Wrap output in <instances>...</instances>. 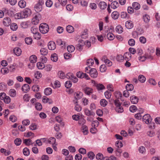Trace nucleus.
I'll list each match as a JSON object with an SVG mask.
<instances>
[{
	"instance_id": "19",
	"label": "nucleus",
	"mask_w": 160,
	"mask_h": 160,
	"mask_svg": "<svg viewBox=\"0 0 160 160\" xmlns=\"http://www.w3.org/2000/svg\"><path fill=\"white\" fill-rule=\"evenodd\" d=\"M123 56L124 59L126 61H129L131 58L132 55L128 52L125 53Z\"/></svg>"
},
{
	"instance_id": "46",
	"label": "nucleus",
	"mask_w": 160,
	"mask_h": 160,
	"mask_svg": "<svg viewBox=\"0 0 160 160\" xmlns=\"http://www.w3.org/2000/svg\"><path fill=\"white\" fill-rule=\"evenodd\" d=\"M0 72L2 74H5L9 72V70L7 68H3L1 69Z\"/></svg>"
},
{
	"instance_id": "12",
	"label": "nucleus",
	"mask_w": 160,
	"mask_h": 160,
	"mask_svg": "<svg viewBox=\"0 0 160 160\" xmlns=\"http://www.w3.org/2000/svg\"><path fill=\"white\" fill-rule=\"evenodd\" d=\"M30 87L28 84H24L22 87V91L24 93H26L29 91Z\"/></svg>"
},
{
	"instance_id": "32",
	"label": "nucleus",
	"mask_w": 160,
	"mask_h": 160,
	"mask_svg": "<svg viewBox=\"0 0 160 160\" xmlns=\"http://www.w3.org/2000/svg\"><path fill=\"white\" fill-rule=\"evenodd\" d=\"M143 19L146 23H148L150 20V17L148 14H145L143 16Z\"/></svg>"
},
{
	"instance_id": "62",
	"label": "nucleus",
	"mask_w": 160,
	"mask_h": 160,
	"mask_svg": "<svg viewBox=\"0 0 160 160\" xmlns=\"http://www.w3.org/2000/svg\"><path fill=\"white\" fill-rule=\"evenodd\" d=\"M78 120V123L81 125H83L86 122L85 120L83 118H80Z\"/></svg>"
},
{
	"instance_id": "40",
	"label": "nucleus",
	"mask_w": 160,
	"mask_h": 160,
	"mask_svg": "<svg viewBox=\"0 0 160 160\" xmlns=\"http://www.w3.org/2000/svg\"><path fill=\"white\" fill-rule=\"evenodd\" d=\"M25 41L27 44L30 45L32 44V40L31 38L28 37L25 38Z\"/></svg>"
},
{
	"instance_id": "2",
	"label": "nucleus",
	"mask_w": 160,
	"mask_h": 160,
	"mask_svg": "<svg viewBox=\"0 0 160 160\" xmlns=\"http://www.w3.org/2000/svg\"><path fill=\"white\" fill-rule=\"evenodd\" d=\"M40 32L42 34L47 33L49 30L48 25L46 23H42L40 25L39 27Z\"/></svg>"
},
{
	"instance_id": "39",
	"label": "nucleus",
	"mask_w": 160,
	"mask_h": 160,
	"mask_svg": "<svg viewBox=\"0 0 160 160\" xmlns=\"http://www.w3.org/2000/svg\"><path fill=\"white\" fill-rule=\"evenodd\" d=\"M55 142L56 139L53 137H51L48 140V143L52 145L55 143Z\"/></svg>"
},
{
	"instance_id": "49",
	"label": "nucleus",
	"mask_w": 160,
	"mask_h": 160,
	"mask_svg": "<svg viewBox=\"0 0 160 160\" xmlns=\"http://www.w3.org/2000/svg\"><path fill=\"white\" fill-rule=\"evenodd\" d=\"M23 142L24 143L28 146H29L32 143V141L30 139H25Z\"/></svg>"
},
{
	"instance_id": "18",
	"label": "nucleus",
	"mask_w": 160,
	"mask_h": 160,
	"mask_svg": "<svg viewBox=\"0 0 160 160\" xmlns=\"http://www.w3.org/2000/svg\"><path fill=\"white\" fill-rule=\"evenodd\" d=\"M125 26L128 29H130L133 27V24L131 21H128L126 22Z\"/></svg>"
},
{
	"instance_id": "33",
	"label": "nucleus",
	"mask_w": 160,
	"mask_h": 160,
	"mask_svg": "<svg viewBox=\"0 0 160 160\" xmlns=\"http://www.w3.org/2000/svg\"><path fill=\"white\" fill-rule=\"evenodd\" d=\"M67 31L69 33H71L74 31L73 27L71 25H68L66 27Z\"/></svg>"
},
{
	"instance_id": "52",
	"label": "nucleus",
	"mask_w": 160,
	"mask_h": 160,
	"mask_svg": "<svg viewBox=\"0 0 160 160\" xmlns=\"http://www.w3.org/2000/svg\"><path fill=\"white\" fill-rule=\"evenodd\" d=\"M41 54L43 55H46L48 54L47 49L45 48H42L40 51Z\"/></svg>"
},
{
	"instance_id": "57",
	"label": "nucleus",
	"mask_w": 160,
	"mask_h": 160,
	"mask_svg": "<svg viewBox=\"0 0 160 160\" xmlns=\"http://www.w3.org/2000/svg\"><path fill=\"white\" fill-rule=\"evenodd\" d=\"M147 134L150 137H153L155 136V132L153 130H151L147 132Z\"/></svg>"
},
{
	"instance_id": "17",
	"label": "nucleus",
	"mask_w": 160,
	"mask_h": 160,
	"mask_svg": "<svg viewBox=\"0 0 160 160\" xmlns=\"http://www.w3.org/2000/svg\"><path fill=\"white\" fill-rule=\"evenodd\" d=\"M84 111L85 115L87 116H94L95 115L94 112L91 111L87 108L85 109Z\"/></svg>"
},
{
	"instance_id": "10",
	"label": "nucleus",
	"mask_w": 160,
	"mask_h": 160,
	"mask_svg": "<svg viewBox=\"0 0 160 160\" xmlns=\"http://www.w3.org/2000/svg\"><path fill=\"white\" fill-rule=\"evenodd\" d=\"M11 23V20L10 18L6 17L4 18L3 21V24L5 26H8Z\"/></svg>"
},
{
	"instance_id": "21",
	"label": "nucleus",
	"mask_w": 160,
	"mask_h": 160,
	"mask_svg": "<svg viewBox=\"0 0 160 160\" xmlns=\"http://www.w3.org/2000/svg\"><path fill=\"white\" fill-rule=\"evenodd\" d=\"M56 42L58 45L61 46L62 48H65V42L64 41H62L61 39H58Z\"/></svg>"
},
{
	"instance_id": "45",
	"label": "nucleus",
	"mask_w": 160,
	"mask_h": 160,
	"mask_svg": "<svg viewBox=\"0 0 160 160\" xmlns=\"http://www.w3.org/2000/svg\"><path fill=\"white\" fill-rule=\"evenodd\" d=\"M23 153L24 155L28 156L29 155L30 152L29 149L27 148H25L23 149Z\"/></svg>"
},
{
	"instance_id": "15",
	"label": "nucleus",
	"mask_w": 160,
	"mask_h": 160,
	"mask_svg": "<svg viewBox=\"0 0 160 160\" xmlns=\"http://www.w3.org/2000/svg\"><path fill=\"white\" fill-rule=\"evenodd\" d=\"M131 102L134 104H137L138 101V99L137 97L134 95L131 96L130 98Z\"/></svg>"
},
{
	"instance_id": "28",
	"label": "nucleus",
	"mask_w": 160,
	"mask_h": 160,
	"mask_svg": "<svg viewBox=\"0 0 160 160\" xmlns=\"http://www.w3.org/2000/svg\"><path fill=\"white\" fill-rule=\"evenodd\" d=\"M18 5L21 8H24L26 6V2L25 1L21 0L19 2Z\"/></svg>"
},
{
	"instance_id": "60",
	"label": "nucleus",
	"mask_w": 160,
	"mask_h": 160,
	"mask_svg": "<svg viewBox=\"0 0 160 160\" xmlns=\"http://www.w3.org/2000/svg\"><path fill=\"white\" fill-rule=\"evenodd\" d=\"M72 85L71 82L70 81H66L65 83V87L67 88H70Z\"/></svg>"
},
{
	"instance_id": "53",
	"label": "nucleus",
	"mask_w": 160,
	"mask_h": 160,
	"mask_svg": "<svg viewBox=\"0 0 160 160\" xmlns=\"http://www.w3.org/2000/svg\"><path fill=\"white\" fill-rule=\"evenodd\" d=\"M58 59V57L56 54L54 53L51 55V59L52 61L56 62L57 61Z\"/></svg>"
},
{
	"instance_id": "31",
	"label": "nucleus",
	"mask_w": 160,
	"mask_h": 160,
	"mask_svg": "<svg viewBox=\"0 0 160 160\" xmlns=\"http://www.w3.org/2000/svg\"><path fill=\"white\" fill-rule=\"evenodd\" d=\"M37 68L40 69H42L45 68V65L43 62H38L37 63Z\"/></svg>"
},
{
	"instance_id": "64",
	"label": "nucleus",
	"mask_w": 160,
	"mask_h": 160,
	"mask_svg": "<svg viewBox=\"0 0 160 160\" xmlns=\"http://www.w3.org/2000/svg\"><path fill=\"white\" fill-rule=\"evenodd\" d=\"M148 81L150 84L153 85H155L157 83L155 80L152 78H149Z\"/></svg>"
},
{
	"instance_id": "9",
	"label": "nucleus",
	"mask_w": 160,
	"mask_h": 160,
	"mask_svg": "<svg viewBox=\"0 0 160 160\" xmlns=\"http://www.w3.org/2000/svg\"><path fill=\"white\" fill-rule=\"evenodd\" d=\"M102 60L108 66H110L112 65V62L108 59L106 56H103L102 58Z\"/></svg>"
},
{
	"instance_id": "37",
	"label": "nucleus",
	"mask_w": 160,
	"mask_h": 160,
	"mask_svg": "<svg viewBox=\"0 0 160 160\" xmlns=\"http://www.w3.org/2000/svg\"><path fill=\"white\" fill-rule=\"evenodd\" d=\"M18 28V25L16 23H13L10 25V28L13 31H16Z\"/></svg>"
},
{
	"instance_id": "3",
	"label": "nucleus",
	"mask_w": 160,
	"mask_h": 160,
	"mask_svg": "<svg viewBox=\"0 0 160 160\" xmlns=\"http://www.w3.org/2000/svg\"><path fill=\"white\" fill-rule=\"evenodd\" d=\"M142 120L146 123L148 124L150 123L151 122L152 119L149 114H147L143 116Z\"/></svg>"
},
{
	"instance_id": "25",
	"label": "nucleus",
	"mask_w": 160,
	"mask_h": 160,
	"mask_svg": "<svg viewBox=\"0 0 160 160\" xmlns=\"http://www.w3.org/2000/svg\"><path fill=\"white\" fill-rule=\"evenodd\" d=\"M82 131L83 134L87 135L88 133V128L86 125H83L82 127Z\"/></svg>"
},
{
	"instance_id": "41",
	"label": "nucleus",
	"mask_w": 160,
	"mask_h": 160,
	"mask_svg": "<svg viewBox=\"0 0 160 160\" xmlns=\"http://www.w3.org/2000/svg\"><path fill=\"white\" fill-rule=\"evenodd\" d=\"M58 75L59 77L61 79H64L66 76L64 73L62 71H59L58 72Z\"/></svg>"
},
{
	"instance_id": "59",
	"label": "nucleus",
	"mask_w": 160,
	"mask_h": 160,
	"mask_svg": "<svg viewBox=\"0 0 160 160\" xmlns=\"http://www.w3.org/2000/svg\"><path fill=\"white\" fill-rule=\"evenodd\" d=\"M139 152L141 153H144L146 152L145 148L143 146H141L138 148Z\"/></svg>"
},
{
	"instance_id": "63",
	"label": "nucleus",
	"mask_w": 160,
	"mask_h": 160,
	"mask_svg": "<svg viewBox=\"0 0 160 160\" xmlns=\"http://www.w3.org/2000/svg\"><path fill=\"white\" fill-rule=\"evenodd\" d=\"M88 156L89 158L92 160L94 159L95 155L93 152H90L88 153Z\"/></svg>"
},
{
	"instance_id": "36",
	"label": "nucleus",
	"mask_w": 160,
	"mask_h": 160,
	"mask_svg": "<svg viewBox=\"0 0 160 160\" xmlns=\"http://www.w3.org/2000/svg\"><path fill=\"white\" fill-rule=\"evenodd\" d=\"M123 28L121 26L118 25L116 27V31L119 33H121L123 32Z\"/></svg>"
},
{
	"instance_id": "43",
	"label": "nucleus",
	"mask_w": 160,
	"mask_h": 160,
	"mask_svg": "<svg viewBox=\"0 0 160 160\" xmlns=\"http://www.w3.org/2000/svg\"><path fill=\"white\" fill-rule=\"evenodd\" d=\"M94 60L92 59H89L87 60V65L90 66H92L94 64Z\"/></svg>"
},
{
	"instance_id": "29",
	"label": "nucleus",
	"mask_w": 160,
	"mask_h": 160,
	"mask_svg": "<svg viewBox=\"0 0 160 160\" xmlns=\"http://www.w3.org/2000/svg\"><path fill=\"white\" fill-rule=\"evenodd\" d=\"M14 17L16 19H20L24 18L22 12L15 14L14 15Z\"/></svg>"
},
{
	"instance_id": "27",
	"label": "nucleus",
	"mask_w": 160,
	"mask_h": 160,
	"mask_svg": "<svg viewBox=\"0 0 160 160\" xmlns=\"http://www.w3.org/2000/svg\"><path fill=\"white\" fill-rule=\"evenodd\" d=\"M44 93L46 95H49L52 93V89L50 88H47L44 90Z\"/></svg>"
},
{
	"instance_id": "50",
	"label": "nucleus",
	"mask_w": 160,
	"mask_h": 160,
	"mask_svg": "<svg viewBox=\"0 0 160 160\" xmlns=\"http://www.w3.org/2000/svg\"><path fill=\"white\" fill-rule=\"evenodd\" d=\"M21 27L23 28H26L28 27V25L27 22H22L20 24Z\"/></svg>"
},
{
	"instance_id": "30",
	"label": "nucleus",
	"mask_w": 160,
	"mask_h": 160,
	"mask_svg": "<svg viewBox=\"0 0 160 160\" xmlns=\"http://www.w3.org/2000/svg\"><path fill=\"white\" fill-rule=\"evenodd\" d=\"M9 94L10 96L11 97H14L16 96L17 92L14 89H11L9 91Z\"/></svg>"
},
{
	"instance_id": "23",
	"label": "nucleus",
	"mask_w": 160,
	"mask_h": 160,
	"mask_svg": "<svg viewBox=\"0 0 160 160\" xmlns=\"http://www.w3.org/2000/svg\"><path fill=\"white\" fill-rule=\"evenodd\" d=\"M119 16V13L117 11L113 12L111 14L112 17L114 19H116L118 18Z\"/></svg>"
},
{
	"instance_id": "7",
	"label": "nucleus",
	"mask_w": 160,
	"mask_h": 160,
	"mask_svg": "<svg viewBox=\"0 0 160 160\" xmlns=\"http://www.w3.org/2000/svg\"><path fill=\"white\" fill-rule=\"evenodd\" d=\"M66 77L68 79L71 80L74 83H76L78 81V78L72 73H68Z\"/></svg>"
},
{
	"instance_id": "16",
	"label": "nucleus",
	"mask_w": 160,
	"mask_h": 160,
	"mask_svg": "<svg viewBox=\"0 0 160 160\" xmlns=\"http://www.w3.org/2000/svg\"><path fill=\"white\" fill-rule=\"evenodd\" d=\"M14 53L17 56H20L22 53L21 49L18 47H16L13 49Z\"/></svg>"
},
{
	"instance_id": "26",
	"label": "nucleus",
	"mask_w": 160,
	"mask_h": 160,
	"mask_svg": "<svg viewBox=\"0 0 160 160\" xmlns=\"http://www.w3.org/2000/svg\"><path fill=\"white\" fill-rule=\"evenodd\" d=\"M110 5H111V8L115 9L118 7L119 4L117 2L113 1L111 3Z\"/></svg>"
},
{
	"instance_id": "34",
	"label": "nucleus",
	"mask_w": 160,
	"mask_h": 160,
	"mask_svg": "<svg viewBox=\"0 0 160 160\" xmlns=\"http://www.w3.org/2000/svg\"><path fill=\"white\" fill-rule=\"evenodd\" d=\"M133 8L136 10H138L140 8V5L137 2H134L132 3Z\"/></svg>"
},
{
	"instance_id": "14",
	"label": "nucleus",
	"mask_w": 160,
	"mask_h": 160,
	"mask_svg": "<svg viewBox=\"0 0 160 160\" xmlns=\"http://www.w3.org/2000/svg\"><path fill=\"white\" fill-rule=\"evenodd\" d=\"M85 93L87 95H90L92 93L93 90L92 88L89 87H86L83 89Z\"/></svg>"
},
{
	"instance_id": "55",
	"label": "nucleus",
	"mask_w": 160,
	"mask_h": 160,
	"mask_svg": "<svg viewBox=\"0 0 160 160\" xmlns=\"http://www.w3.org/2000/svg\"><path fill=\"white\" fill-rule=\"evenodd\" d=\"M107 37L108 39L112 40L114 39V36L112 33H111L107 34Z\"/></svg>"
},
{
	"instance_id": "24",
	"label": "nucleus",
	"mask_w": 160,
	"mask_h": 160,
	"mask_svg": "<svg viewBox=\"0 0 160 160\" xmlns=\"http://www.w3.org/2000/svg\"><path fill=\"white\" fill-rule=\"evenodd\" d=\"M87 29H85L81 34V37L82 38L86 39L88 36Z\"/></svg>"
},
{
	"instance_id": "4",
	"label": "nucleus",
	"mask_w": 160,
	"mask_h": 160,
	"mask_svg": "<svg viewBox=\"0 0 160 160\" xmlns=\"http://www.w3.org/2000/svg\"><path fill=\"white\" fill-rule=\"evenodd\" d=\"M23 17L24 18H27L30 16L32 13V11L31 9L29 8H26L22 12Z\"/></svg>"
},
{
	"instance_id": "8",
	"label": "nucleus",
	"mask_w": 160,
	"mask_h": 160,
	"mask_svg": "<svg viewBox=\"0 0 160 160\" xmlns=\"http://www.w3.org/2000/svg\"><path fill=\"white\" fill-rule=\"evenodd\" d=\"M89 73L90 76L93 78H97L98 75V72L96 69L94 68H91Z\"/></svg>"
},
{
	"instance_id": "56",
	"label": "nucleus",
	"mask_w": 160,
	"mask_h": 160,
	"mask_svg": "<svg viewBox=\"0 0 160 160\" xmlns=\"http://www.w3.org/2000/svg\"><path fill=\"white\" fill-rule=\"evenodd\" d=\"M137 107L135 105H132L129 108V110L131 112H134L136 111L137 110Z\"/></svg>"
},
{
	"instance_id": "13",
	"label": "nucleus",
	"mask_w": 160,
	"mask_h": 160,
	"mask_svg": "<svg viewBox=\"0 0 160 160\" xmlns=\"http://www.w3.org/2000/svg\"><path fill=\"white\" fill-rule=\"evenodd\" d=\"M92 83L94 84L96 86L98 90H102L105 88V87L102 84H96L95 81L94 80H92Z\"/></svg>"
},
{
	"instance_id": "42",
	"label": "nucleus",
	"mask_w": 160,
	"mask_h": 160,
	"mask_svg": "<svg viewBox=\"0 0 160 160\" xmlns=\"http://www.w3.org/2000/svg\"><path fill=\"white\" fill-rule=\"evenodd\" d=\"M33 36L34 39L37 40L40 39L41 37V34L38 32L36 33L33 34Z\"/></svg>"
},
{
	"instance_id": "61",
	"label": "nucleus",
	"mask_w": 160,
	"mask_h": 160,
	"mask_svg": "<svg viewBox=\"0 0 160 160\" xmlns=\"http://www.w3.org/2000/svg\"><path fill=\"white\" fill-rule=\"evenodd\" d=\"M22 140L19 138H17L14 140V143L17 146H19L21 143Z\"/></svg>"
},
{
	"instance_id": "20",
	"label": "nucleus",
	"mask_w": 160,
	"mask_h": 160,
	"mask_svg": "<svg viewBox=\"0 0 160 160\" xmlns=\"http://www.w3.org/2000/svg\"><path fill=\"white\" fill-rule=\"evenodd\" d=\"M99 7L102 10L105 9L107 7V5L104 2H100L98 4Z\"/></svg>"
},
{
	"instance_id": "1",
	"label": "nucleus",
	"mask_w": 160,
	"mask_h": 160,
	"mask_svg": "<svg viewBox=\"0 0 160 160\" xmlns=\"http://www.w3.org/2000/svg\"><path fill=\"white\" fill-rule=\"evenodd\" d=\"M43 0H39L34 7V10L37 12H40L42 10V6L44 4Z\"/></svg>"
},
{
	"instance_id": "6",
	"label": "nucleus",
	"mask_w": 160,
	"mask_h": 160,
	"mask_svg": "<svg viewBox=\"0 0 160 160\" xmlns=\"http://www.w3.org/2000/svg\"><path fill=\"white\" fill-rule=\"evenodd\" d=\"M84 45V41L80 39L78 41V43L76 46V49L79 51H82Z\"/></svg>"
},
{
	"instance_id": "44",
	"label": "nucleus",
	"mask_w": 160,
	"mask_h": 160,
	"mask_svg": "<svg viewBox=\"0 0 160 160\" xmlns=\"http://www.w3.org/2000/svg\"><path fill=\"white\" fill-rule=\"evenodd\" d=\"M115 110L118 113H122L123 112V108L121 105L116 107Z\"/></svg>"
},
{
	"instance_id": "54",
	"label": "nucleus",
	"mask_w": 160,
	"mask_h": 160,
	"mask_svg": "<svg viewBox=\"0 0 160 160\" xmlns=\"http://www.w3.org/2000/svg\"><path fill=\"white\" fill-rule=\"evenodd\" d=\"M104 94L107 98L109 99L111 97L112 94L110 91H107L104 92Z\"/></svg>"
},
{
	"instance_id": "38",
	"label": "nucleus",
	"mask_w": 160,
	"mask_h": 160,
	"mask_svg": "<svg viewBox=\"0 0 160 160\" xmlns=\"http://www.w3.org/2000/svg\"><path fill=\"white\" fill-rule=\"evenodd\" d=\"M126 89L127 91H132L133 89V85L131 84H128L126 86Z\"/></svg>"
},
{
	"instance_id": "5",
	"label": "nucleus",
	"mask_w": 160,
	"mask_h": 160,
	"mask_svg": "<svg viewBox=\"0 0 160 160\" xmlns=\"http://www.w3.org/2000/svg\"><path fill=\"white\" fill-rule=\"evenodd\" d=\"M41 15L39 13L36 15L32 19V23L35 25L38 24L39 20L41 19Z\"/></svg>"
},
{
	"instance_id": "58",
	"label": "nucleus",
	"mask_w": 160,
	"mask_h": 160,
	"mask_svg": "<svg viewBox=\"0 0 160 160\" xmlns=\"http://www.w3.org/2000/svg\"><path fill=\"white\" fill-rule=\"evenodd\" d=\"M96 158L98 160H102L103 158V155L100 153H98L96 155Z\"/></svg>"
},
{
	"instance_id": "48",
	"label": "nucleus",
	"mask_w": 160,
	"mask_h": 160,
	"mask_svg": "<svg viewBox=\"0 0 160 160\" xmlns=\"http://www.w3.org/2000/svg\"><path fill=\"white\" fill-rule=\"evenodd\" d=\"M101 105L103 107L106 106L107 104V101L105 99H102L100 101Z\"/></svg>"
},
{
	"instance_id": "51",
	"label": "nucleus",
	"mask_w": 160,
	"mask_h": 160,
	"mask_svg": "<svg viewBox=\"0 0 160 160\" xmlns=\"http://www.w3.org/2000/svg\"><path fill=\"white\" fill-rule=\"evenodd\" d=\"M67 49L69 52H72L75 50V48L72 45L68 46L67 47Z\"/></svg>"
},
{
	"instance_id": "35",
	"label": "nucleus",
	"mask_w": 160,
	"mask_h": 160,
	"mask_svg": "<svg viewBox=\"0 0 160 160\" xmlns=\"http://www.w3.org/2000/svg\"><path fill=\"white\" fill-rule=\"evenodd\" d=\"M138 79L139 81L142 83L144 82L146 80V78L142 75H140L139 76Z\"/></svg>"
},
{
	"instance_id": "22",
	"label": "nucleus",
	"mask_w": 160,
	"mask_h": 160,
	"mask_svg": "<svg viewBox=\"0 0 160 160\" xmlns=\"http://www.w3.org/2000/svg\"><path fill=\"white\" fill-rule=\"evenodd\" d=\"M29 61L31 63H35L37 61V57L34 55H31L29 58Z\"/></svg>"
},
{
	"instance_id": "11",
	"label": "nucleus",
	"mask_w": 160,
	"mask_h": 160,
	"mask_svg": "<svg viewBox=\"0 0 160 160\" xmlns=\"http://www.w3.org/2000/svg\"><path fill=\"white\" fill-rule=\"evenodd\" d=\"M48 47L50 50H54L56 48L55 42L52 41L49 42L48 43Z\"/></svg>"
},
{
	"instance_id": "47",
	"label": "nucleus",
	"mask_w": 160,
	"mask_h": 160,
	"mask_svg": "<svg viewBox=\"0 0 160 160\" xmlns=\"http://www.w3.org/2000/svg\"><path fill=\"white\" fill-rule=\"evenodd\" d=\"M35 108L38 110L40 111L42 108L41 104L39 102H37L35 104Z\"/></svg>"
}]
</instances>
